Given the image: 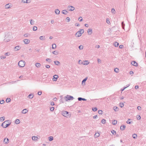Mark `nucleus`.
Listing matches in <instances>:
<instances>
[{
    "label": "nucleus",
    "mask_w": 146,
    "mask_h": 146,
    "mask_svg": "<svg viewBox=\"0 0 146 146\" xmlns=\"http://www.w3.org/2000/svg\"><path fill=\"white\" fill-rule=\"evenodd\" d=\"M55 13L56 14L58 15L60 14V11L58 9H56L55 11Z\"/></svg>",
    "instance_id": "obj_19"
},
{
    "label": "nucleus",
    "mask_w": 146,
    "mask_h": 146,
    "mask_svg": "<svg viewBox=\"0 0 146 146\" xmlns=\"http://www.w3.org/2000/svg\"><path fill=\"white\" fill-rule=\"evenodd\" d=\"M9 121L8 120H7L4 121L3 122L1 126H2V127L3 128H6L5 126H6V124L8 122V121Z\"/></svg>",
    "instance_id": "obj_6"
},
{
    "label": "nucleus",
    "mask_w": 146,
    "mask_h": 146,
    "mask_svg": "<svg viewBox=\"0 0 146 146\" xmlns=\"http://www.w3.org/2000/svg\"><path fill=\"white\" fill-rule=\"evenodd\" d=\"M83 48V46L82 45H80L79 46V48L80 50H82Z\"/></svg>",
    "instance_id": "obj_45"
},
{
    "label": "nucleus",
    "mask_w": 146,
    "mask_h": 146,
    "mask_svg": "<svg viewBox=\"0 0 146 146\" xmlns=\"http://www.w3.org/2000/svg\"><path fill=\"white\" fill-rule=\"evenodd\" d=\"M66 21H67V22H68L70 21V19L69 17H68L66 18Z\"/></svg>",
    "instance_id": "obj_47"
},
{
    "label": "nucleus",
    "mask_w": 146,
    "mask_h": 146,
    "mask_svg": "<svg viewBox=\"0 0 146 146\" xmlns=\"http://www.w3.org/2000/svg\"><path fill=\"white\" fill-rule=\"evenodd\" d=\"M53 78L52 80L53 81H56L57 80V78H58V76L56 75H55L53 76Z\"/></svg>",
    "instance_id": "obj_9"
},
{
    "label": "nucleus",
    "mask_w": 146,
    "mask_h": 146,
    "mask_svg": "<svg viewBox=\"0 0 146 146\" xmlns=\"http://www.w3.org/2000/svg\"><path fill=\"white\" fill-rule=\"evenodd\" d=\"M9 141V139L8 138H5L4 139V142L6 144L8 143Z\"/></svg>",
    "instance_id": "obj_15"
},
{
    "label": "nucleus",
    "mask_w": 146,
    "mask_h": 146,
    "mask_svg": "<svg viewBox=\"0 0 146 146\" xmlns=\"http://www.w3.org/2000/svg\"><path fill=\"white\" fill-rule=\"evenodd\" d=\"M78 101H81L82 100H83L84 101H86V99L84 98H83L81 97H79L78 98Z\"/></svg>",
    "instance_id": "obj_16"
},
{
    "label": "nucleus",
    "mask_w": 146,
    "mask_h": 146,
    "mask_svg": "<svg viewBox=\"0 0 146 146\" xmlns=\"http://www.w3.org/2000/svg\"><path fill=\"white\" fill-rule=\"evenodd\" d=\"M84 63H83L84 65H86L89 63V62L88 60H85L84 62Z\"/></svg>",
    "instance_id": "obj_26"
},
{
    "label": "nucleus",
    "mask_w": 146,
    "mask_h": 146,
    "mask_svg": "<svg viewBox=\"0 0 146 146\" xmlns=\"http://www.w3.org/2000/svg\"><path fill=\"white\" fill-rule=\"evenodd\" d=\"M5 117H2L0 118V121H3L5 120Z\"/></svg>",
    "instance_id": "obj_32"
},
{
    "label": "nucleus",
    "mask_w": 146,
    "mask_h": 146,
    "mask_svg": "<svg viewBox=\"0 0 146 146\" xmlns=\"http://www.w3.org/2000/svg\"><path fill=\"white\" fill-rule=\"evenodd\" d=\"M54 62L55 65H58L60 64V62L58 61H54Z\"/></svg>",
    "instance_id": "obj_29"
},
{
    "label": "nucleus",
    "mask_w": 146,
    "mask_h": 146,
    "mask_svg": "<svg viewBox=\"0 0 146 146\" xmlns=\"http://www.w3.org/2000/svg\"><path fill=\"white\" fill-rule=\"evenodd\" d=\"M119 44L117 42H115L113 43L114 46L115 47H117L119 45Z\"/></svg>",
    "instance_id": "obj_21"
},
{
    "label": "nucleus",
    "mask_w": 146,
    "mask_h": 146,
    "mask_svg": "<svg viewBox=\"0 0 146 146\" xmlns=\"http://www.w3.org/2000/svg\"><path fill=\"white\" fill-rule=\"evenodd\" d=\"M113 110L115 111H117L119 110V108L116 106H114L113 108Z\"/></svg>",
    "instance_id": "obj_20"
},
{
    "label": "nucleus",
    "mask_w": 146,
    "mask_h": 146,
    "mask_svg": "<svg viewBox=\"0 0 146 146\" xmlns=\"http://www.w3.org/2000/svg\"><path fill=\"white\" fill-rule=\"evenodd\" d=\"M33 95L32 94H30L28 95V97L30 99H32L33 97Z\"/></svg>",
    "instance_id": "obj_27"
},
{
    "label": "nucleus",
    "mask_w": 146,
    "mask_h": 146,
    "mask_svg": "<svg viewBox=\"0 0 146 146\" xmlns=\"http://www.w3.org/2000/svg\"><path fill=\"white\" fill-rule=\"evenodd\" d=\"M1 57V59H4L6 58V56H2Z\"/></svg>",
    "instance_id": "obj_61"
},
{
    "label": "nucleus",
    "mask_w": 146,
    "mask_h": 146,
    "mask_svg": "<svg viewBox=\"0 0 146 146\" xmlns=\"http://www.w3.org/2000/svg\"><path fill=\"white\" fill-rule=\"evenodd\" d=\"M11 101V99L10 98H7L6 100V102H7L8 103L10 102Z\"/></svg>",
    "instance_id": "obj_40"
},
{
    "label": "nucleus",
    "mask_w": 146,
    "mask_h": 146,
    "mask_svg": "<svg viewBox=\"0 0 146 146\" xmlns=\"http://www.w3.org/2000/svg\"><path fill=\"white\" fill-rule=\"evenodd\" d=\"M97 110V108H92V110L94 111H96Z\"/></svg>",
    "instance_id": "obj_52"
},
{
    "label": "nucleus",
    "mask_w": 146,
    "mask_h": 146,
    "mask_svg": "<svg viewBox=\"0 0 146 146\" xmlns=\"http://www.w3.org/2000/svg\"><path fill=\"white\" fill-rule=\"evenodd\" d=\"M119 106L121 108H122L124 106L123 104V103H120L119 104Z\"/></svg>",
    "instance_id": "obj_41"
},
{
    "label": "nucleus",
    "mask_w": 146,
    "mask_h": 146,
    "mask_svg": "<svg viewBox=\"0 0 146 146\" xmlns=\"http://www.w3.org/2000/svg\"><path fill=\"white\" fill-rule=\"evenodd\" d=\"M79 19H80V20H79V21H80V22H81L82 21V17H80L78 19L79 20Z\"/></svg>",
    "instance_id": "obj_62"
},
{
    "label": "nucleus",
    "mask_w": 146,
    "mask_h": 146,
    "mask_svg": "<svg viewBox=\"0 0 146 146\" xmlns=\"http://www.w3.org/2000/svg\"><path fill=\"white\" fill-rule=\"evenodd\" d=\"M68 9L69 11H72L74 10L75 8L72 6H69L68 7Z\"/></svg>",
    "instance_id": "obj_5"
},
{
    "label": "nucleus",
    "mask_w": 146,
    "mask_h": 146,
    "mask_svg": "<svg viewBox=\"0 0 146 146\" xmlns=\"http://www.w3.org/2000/svg\"><path fill=\"white\" fill-rule=\"evenodd\" d=\"M137 109L139 110H141V108L140 106H138L137 107Z\"/></svg>",
    "instance_id": "obj_60"
},
{
    "label": "nucleus",
    "mask_w": 146,
    "mask_h": 146,
    "mask_svg": "<svg viewBox=\"0 0 146 146\" xmlns=\"http://www.w3.org/2000/svg\"><path fill=\"white\" fill-rule=\"evenodd\" d=\"M131 64L134 66H138V64L135 61H133L131 62Z\"/></svg>",
    "instance_id": "obj_11"
},
{
    "label": "nucleus",
    "mask_w": 146,
    "mask_h": 146,
    "mask_svg": "<svg viewBox=\"0 0 146 146\" xmlns=\"http://www.w3.org/2000/svg\"><path fill=\"white\" fill-rule=\"evenodd\" d=\"M40 138V136H33L32 137V139L33 141H36L38 139H39Z\"/></svg>",
    "instance_id": "obj_7"
},
{
    "label": "nucleus",
    "mask_w": 146,
    "mask_h": 146,
    "mask_svg": "<svg viewBox=\"0 0 146 146\" xmlns=\"http://www.w3.org/2000/svg\"><path fill=\"white\" fill-rule=\"evenodd\" d=\"M119 47L120 49H122L123 47V45H120L119 46Z\"/></svg>",
    "instance_id": "obj_58"
},
{
    "label": "nucleus",
    "mask_w": 146,
    "mask_h": 146,
    "mask_svg": "<svg viewBox=\"0 0 146 146\" xmlns=\"http://www.w3.org/2000/svg\"><path fill=\"white\" fill-rule=\"evenodd\" d=\"M88 78L87 77H86L85 78H84L82 82V85H85V82L87 80Z\"/></svg>",
    "instance_id": "obj_8"
},
{
    "label": "nucleus",
    "mask_w": 146,
    "mask_h": 146,
    "mask_svg": "<svg viewBox=\"0 0 146 146\" xmlns=\"http://www.w3.org/2000/svg\"><path fill=\"white\" fill-rule=\"evenodd\" d=\"M117 123V121L116 120H113L112 122V124L113 125H116Z\"/></svg>",
    "instance_id": "obj_34"
},
{
    "label": "nucleus",
    "mask_w": 146,
    "mask_h": 146,
    "mask_svg": "<svg viewBox=\"0 0 146 146\" xmlns=\"http://www.w3.org/2000/svg\"><path fill=\"white\" fill-rule=\"evenodd\" d=\"M23 41L25 44H28L30 43V40L29 39H25Z\"/></svg>",
    "instance_id": "obj_10"
},
{
    "label": "nucleus",
    "mask_w": 146,
    "mask_h": 146,
    "mask_svg": "<svg viewBox=\"0 0 146 146\" xmlns=\"http://www.w3.org/2000/svg\"><path fill=\"white\" fill-rule=\"evenodd\" d=\"M92 30L91 29H89L88 31V35H91L92 33Z\"/></svg>",
    "instance_id": "obj_14"
},
{
    "label": "nucleus",
    "mask_w": 146,
    "mask_h": 146,
    "mask_svg": "<svg viewBox=\"0 0 146 146\" xmlns=\"http://www.w3.org/2000/svg\"><path fill=\"white\" fill-rule=\"evenodd\" d=\"M48 139L50 141H52L53 140V137L52 136H50L48 137Z\"/></svg>",
    "instance_id": "obj_30"
},
{
    "label": "nucleus",
    "mask_w": 146,
    "mask_h": 146,
    "mask_svg": "<svg viewBox=\"0 0 146 146\" xmlns=\"http://www.w3.org/2000/svg\"><path fill=\"white\" fill-rule=\"evenodd\" d=\"M119 69L117 68H115L114 69V71L116 73H118L119 72Z\"/></svg>",
    "instance_id": "obj_42"
},
{
    "label": "nucleus",
    "mask_w": 146,
    "mask_h": 146,
    "mask_svg": "<svg viewBox=\"0 0 146 146\" xmlns=\"http://www.w3.org/2000/svg\"><path fill=\"white\" fill-rule=\"evenodd\" d=\"M111 12L113 14H115V9L113 8H112L111 10Z\"/></svg>",
    "instance_id": "obj_37"
},
{
    "label": "nucleus",
    "mask_w": 146,
    "mask_h": 146,
    "mask_svg": "<svg viewBox=\"0 0 146 146\" xmlns=\"http://www.w3.org/2000/svg\"><path fill=\"white\" fill-rule=\"evenodd\" d=\"M4 102H5L4 100H2L0 101V104H2L4 103Z\"/></svg>",
    "instance_id": "obj_57"
},
{
    "label": "nucleus",
    "mask_w": 146,
    "mask_h": 146,
    "mask_svg": "<svg viewBox=\"0 0 146 146\" xmlns=\"http://www.w3.org/2000/svg\"><path fill=\"white\" fill-rule=\"evenodd\" d=\"M29 34H28V33H26V34H25L24 35V36H25V37H27L28 36V35H29Z\"/></svg>",
    "instance_id": "obj_63"
},
{
    "label": "nucleus",
    "mask_w": 146,
    "mask_h": 146,
    "mask_svg": "<svg viewBox=\"0 0 146 146\" xmlns=\"http://www.w3.org/2000/svg\"><path fill=\"white\" fill-rule=\"evenodd\" d=\"M36 67L37 68H39L41 66L40 64L39 63H36L35 64Z\"/></svg>",
    "instance_id": "obj_23"
},
{
    "label": "nucleus",
    "mask_w": 146,
    "mask_h": 146,
    "mask_svg": "<svg viewBox=\"0 0 146 146\" xmlns=\"http://www.w3.org/2000/svg\"><path fill=\"white\" fill-rule=\"evenodd\" d=\"M50 105L51 106H54V102H52L50 103Z\"/></svg>",
    "instance_id": "obj_64"
},
{
    "label": "nucleus",
    "mask_w": 146,
    "mask_h": 146,
    "mask_svg": "<svg viewBox=\"0 0 146 146\" xmlns=\"http://www.w3.org/2000/svg\"><path fill=\"white\" fill-rule=\"evenodd\" d=\"M18 64L20 67H23L25 65V62L24 61L21 60L19 62Z\"/></svg>",
    "instance_id": "obj_3"
},
{
    "label": "nucleus",
    "mask_w": 146,
    "mask_h": 146,
    "mask_svg": "<svg viewBox=\"0 0 146 146\" xmlns=\"http://www.w3.org/2000/svg\"><path fill=\"white\" fill-rule=\"evenodd\" d=\"M130 120H131V119H128V120L127 121L126 123L127 124H131V123H132L133 122L132 121H131V122L130 121H129Z\"/></svg>",
    "instance_id": "obj_38"
},
{
    "label": "nucleus",
    "mask_w": 146,
    "mask_h": 146,
    "mask_svg": "<svg viewBox=\"0 0 146 146\" xmlns=\"http://www.w3.org/2000/svg\"><path fill=\"white\" fill-rule=\"evenodd\" d=\"M28 110L26 109H23L22 110V113L23 114H25L28 112Z\"/></svg>",
    "instance_id": "obj_18"
},
{
    "label": "nucleus",
    "mask_w": 146,
    "mask_h": 146,
    "mask_svg": "<svg viewBox=\"0 0 146 146\" xmlns=\"http://www.w3.org/2000/svg\"><path fill=\"white\" fill-rule=\"evenodd\" d=\"M84 32L83 29H80L79 31L75 33V36L76 37H80L81 36L82 34L84 33Z\"/></svg>",
    "instance_id": "obj_1"
},
{
    "label": "nucleus",
    "mask_w": 146,
    "mask_h": 146,
    "mask_svg": "<svg viewBox=\"0 0 146 146\" xmlns=\"http://www.w3.org/2000/svg\"><path fill=\"white\" fill-rule=\"evenodd\" d=\"M10 54V53L9 52H7L5 54V55L6 56H9Z\"/></svg>",
    "instance_id": "obj_59"
},
{
    "label": "nucleus",
    "mask_w": 146,
    "mask_h": 146,
    "mask_svg": "<svg viewBox=\"0 0 146 146\" xmlns=\"http://www.w3.org/2000/svg\"><path fill=\"white\" fill-rule=\"evenodd\" d=\"M68 12V11L66 10H64L62 11V14H64V15H66L67 14V13Z\"/></svg>",
    "instance_id": "obj_24"
},
{
    "label": "nucleus",
    "mask_w": 146,
    "mask_h": 146,
    "mask_svg": "<svg viewBox=\"0 0 146 146\" xmlns=\"http://www.w3.org/2000/svg\"><path fill=\"white\" fill-rule=\"evenodd\" d=\"M30 22L31 25H33L34 23V21L32 19H31L30 21Z\"/></svg>",
    "instance_id": "obj_49"
},
{
    "label": "nucleus",
    "mask_w": 146,
    "mask_h": 146,
    "mask_svg": "<svg viewBox=\"0 0 146 146\" xmlns=\"http://www.w3.org/2000/svg\"><path fill=\"white\" fill-rule=\"evenodd\" d=\"M69 112L66 111H64L62 112V114L64 117H68V115Z\"/></svg>",
    "instance_id": "obj_4"
},
{
    "label": "nucleus",
    "mask_w": 146,
    "mask_h": 146,
    "mask_svg": "<svg viewBox=\"0 0 146 146\" xmlns=\"http://www.w3.org/2000/svg\"><path fill=\"white\" fill-rule=\"evenodd\" d=\"M137 118L138 120H139L141 119V117L139 115H138L137 116Z\"/></svg>",
    "instance_id": "obj_55"
},
{
    "label": "nucleus",
    "mask_w": 146,
    "mask_h": 146,
    "mask_svg": "<svg viewBox=\"0 0 146 146\" xmlns=\"http://www.w3.org/2000/svg\"><path fill=\"white\" fill-rule=\"evenodd\" d=\"M74 99L73 96L67 95L64 97V99L65 100V101H67L68 100H73Z\"/></svg>",
    "instance_id": "obj_2"
},
{
    "label": "nucleus",
    "mask_w": 146,
    "mask_h": 146,
    "mask_svg": "<svg viewBox=\"0 0 146 146\" xmlns=\"http://www.w3.org/2000/svg\"><path fill=\"white\" fill-rule=\"evenodd\" d=\"M100 133H96L94 135V137L95 138H97L99 137L100 136Z\"/></svg>",
    "instance_id": "obj_22"
},
{
    "label": "nucleus",
    "mask_w": 146,
    "mask_h": 146,
    "mask_svg": "<svg viewBox=\"0 0 146 146\" xmlns=\"http://www.w3.org/2000/svg\"><path fill=\"white\" fill-rule=\"evenodd\" d=\"M125 128V125H123L121 126L120 127V129L121 131L124 130Z\"/></svg>",
    "instance_id": "obj_17"
},
{
    "label": "nucleus",
    "mask_w": 146,
    "mask_h": 146,
    "mask_svg": "<svg viewBox=\"0 0 146 146\" xmlns=\"http://www.w3.org/2000/svg\"><path fill=\"white\" fill-rule=\"evenodd\" d=\"M37 28L36 26H34L33 27V30L34 31H35L37 30Z\"/></svg>",
    "instance_id": "obj_39"
},
{
    "label": "nucleus",
    "mask_w": 146,
    "mask_h": 146,
    "mask_svg": "<svg viewBox=\"0 0 146 146\" xmlns=\"http://www.w3.org/2000/svg\"><path fill=\"white\" fill-rule=\"evenodd\" d=\"M50 110L51 111H53L54 109V108L53 107H51L50 108Z\"/></svg>",
    "instance_id": "obj_53"
},
{
    "label": "nucleus",
    "mask_w": 146,
    "mask_h": 146,
    "mask_svg": "<svg viewBox=\"0 0 146 146\" xmlns=\"http://www.w3.org/2000/svg\"><path fill=\"white\" fill-rule=\"evenodd\" d=\"M22 2L24 3H29L31 2V0H22Z\"/></svg>",
    "instance_id": "obj_12"
},
{
    "label": "nucleus",
    "mask_w": 146,
    "mask_h": 146,
    "mask_svg": "<svg viewBox=\"0 0 146 146\" xmlns=\"http://www.w3.org/2000/svg\"><path fill=\"white\" fill-rule=\"evenodd\" d=\"M20 120L19 119H17L15 120V123L16 124H18L20 123Z\"/></svg>",
    "instance_id": "obj_35"
},
{
    "label": "nucleus",
    "mask_w": 146,
    "mask_h": 146,
    "mask_svg": "<svg viewBox=\"0 0 146 146\" xmlns=\"http://www.w3.org/2000/svg\"><path fill=\"white\" fill-rule=\"evenodd\" d=\"M8 123H7L6 124V126H5L6 128L7 127L9 126L11 124V123H9V121H8Z\"/></svg>",
    "instance_id": "obj_51"
},
{
    "label": "nucleus",
    "mask_w": 146,
    "mask_h": 146,
    "mask_svg": "<svg viewBox=\"0 0 146 146\" xmlns=\"http://www.w3.org/2000/svg\"><path fill=\"white\" fill-rule=\"evenodd\" d=\"M46 61L47 62H48L49 63H50L51 62V59L50 58H46Z\"/></svg>",
    "instance_id": "obj_44"
},
{
    "label": "nucleus",
    "mask_w": 146,
    "mask_h": 146,
    "mask_svg": "<svg viewBox=\"0 0 146 146\" xmlns=\"http://www.w3.org/2000/svg\"><path fill=\"white\" fill-rule=\"evenodd\" d=\"M137 135L136 134H134L133 135V138L134 139H135L137 138Z\"/></svg>",
    "instance_id": "obj_46"
},
{
    "label": "nucleus",
    "mask_w": 146,
    "mask_h": 146,
    "mask_svg": "<svg viewBox=\"0 0 146 146\" xmlns=\"http://www.w3.org/2000/svg\"><path fill=\"white\" fill-rule=\"evenodd\" d=\"M106 120L104 119H103L101 121V123H102L103 124H104L105 123H106Z\"/></svg>",
    "instance_id": "obj_43"
},
{
    "label": "nucleus",
    "mask_w": 146,
    "mask_h": 146,
    "mask_svg": "<svg viewBox=\"0 0 146 146\" xmlns=\"http://www.w3.org/2000/svg\"><path fill=\"white\" fill-rule=\"evenodd\" d=\"M111 132L113 135L115 134L116 133V131L113 130L111 131Z\"/></svg>",
    "instance_id": "obj_50"
},
{
    "label": "nucleus",
    "mask_w": 146,
    "mask_h": 146,
    "mask_svg": "<svg viewBox=\"0 0 146 146\" xmlns=\"http://www.w3.org/2000/svg\"><path fill=\"white\" fill-rule=\"evenodd\" d=\"M21 47L19 46H15L14 48V50L15 51H17L20 50Z\"/></svg>",
    "instance_id": "obj_13"
},
{
    "label": "nucleus",
    "mask_w": 146,
    "mask_h": 146,
    "mask_svg": "<svg viewBox=\"0 0 146 146\" xmlns=\"http://www.w3.org/2000/svg\"><path fill=\"white\" fill-rule=\"evenodd\" d=\"M106 23L107 24H110V20L109 19H106Z\"/></svg>",
    "instance_id": "obj_48"
},
{
    "label": "nucleus",
    "mask_w": 146,
    "mask_h": 146,
    "mask_svg": "<svg viewBox=\"0 0 146 146\" xmlns=\"http://www.w3.org/2000/svg\"><path fill=\"white\" fill-rule=\"evenodd\" d=\"M52 53L53 54L55 55H57L58 54V52L56 50H55L52 52Z\"/></svg>",
    "instance_id": "obj_28"
},
{
    "label": "nucleus",
    "mask_w": 146,
    "mask_h": 146,
    "mask_svg": "<svg viewBox=\"0 0 146 146\" xmlns=\"http://www.w3.org/2000/svg\"><path fill=\"white\" fill-rule=\"evenodd\" d=\"M42 93V92L41 91H39L38 92V94L39 96H40Z\"/></svg>",
    "instance_id": "obj_54"
},
{
    "label": "nucleus",
    "mask_w": 146,
    "mask_h": 146,
    "mask_svg": "<svg viewBox=\"0 0 146 146\" xmlns=\"http://www.w3.org/2000/svg\"><path fill=\"white\" fill-rule=\"evenodd\" d=\"M39 39L42 40H44L45 39L44 36H41L39 37Z\"/></svg>",
    "instance_id": "obj_25"
},
{
    "label": "nucleus",
    "mask_w": 146,
    "mask_h": 146,
    "mask_svg": "<svg viewBox=\"0 0 146 146\" xmlns=\"http://www.w3.org/2000/svg\"><path fill=\"white\" fill-rule=\"evenodd\" d=\"M10 5L9 4H8L5 5V7L6 8H10Z\"/></svg>",
    "instance_id": "obj_33"
},
{
    "label": "nucleus",
    "mask_w": 146,
    "mask_h": 146,
    "mask_svg": "<svg viewBox=\"0 0 146 146\" xmlns=\"http://www.w3.org/2000/svg\"><path fill=\"white\" fill-rule=\"evenodd\" d=\"M121 26L123 29H124L125 24L123 21L121 23Z\"/></svg>",
    "instance_id": "obj_36"
},
{
    "label": "nucleus",
    "mask_w": 146,
    "mask_h": 146,
    "mask_svg": "<svg viewBox=\"0 0 146 146\" xmlns=\"http://www.w3.org/2000/svg\"><path fill=\"white\" fill-rule=\"evenodd\" d=\"M60 102L61 103H64V101L63 100L62 98H61V99H60Z\"/></svg>",
    "instance_id": "obj_56"
},
{
    "label": "nucleus",
    "mask_w": 146,
    "mask_h": 146,
    "mask_svg": "<svg viewBox=\"0 0 146 146\" xmlns=\"http://www.w3.org/2000/svg\"><path fill=\"white\" fill-rule=\"evenodd\" d=\"M56 45L54 43L52 44V48L53 49H54L56 47Z\"/></svg>",
    "instance_id": "obj_31"
}]
</instances>
